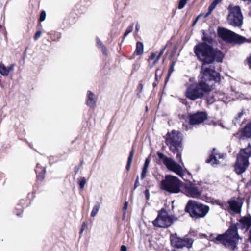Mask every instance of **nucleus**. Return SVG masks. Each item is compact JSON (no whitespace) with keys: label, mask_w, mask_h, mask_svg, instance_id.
I'll return each mask as SVG.
<instances>
[{"label":"nucleus","mask_w":251,"mask_h":251,"mask_svg":"<svg viewBox=\"0 0 251 251\" xmlns=\"http://www.w3.org/2000/svg\"><path fill=\"white\" fill-rule=\"evenodd\" d=\"M41 35V31H37L34 36V39L35 40H37V39H38L40 37Z\"/></svg>","instance_id":"72a5a7b5"},{"label":"nucleus","mask_w":251,"mask_h":251,"mask_svg":"<svg viewBox=\"0 0 251 251\" xmlns=\"http://www.w3.org/2000/svg\"><path fill=\"white\" fill-rule=\"evenodd\" d=\"M140 28V26L138 23H137L136 26H135V30L137 32L139 31Z\"/></svg>","instance_id":"3c124183"},{"label":"nucleus","mask_w":251,"mask_h":251,"mask_svg":"<svg viewBox=\"0 0 251 251\" xmlns=\"http://www.w3.org/2000/svg\"><path fill=\"white\" fill-rule=\"evenodd\" d=\"M194 52L202 62V77L198 83L190 85L185 92L186 97L192 100L202 98L205 93L211 91L210 85L220 81V74L215 71L212 64L215 61L222 62L221 53L214 51L212 48L204 44L195 46Z\"/></svg>","instance_id":"f257e3e1"},{"label":"nucleus","mask_w":251,"mask_h":251,"mask_svg":"<svg viewBox=\"0 0 251 251\" xmlns=\"http://www.w3.org/2000/svg\"><path fill=\"white\" fill-rule=\"evenodd\" d=\"M182 192L188 197L198 199L201 197V192L195 184L192 183L184 184L182 186Z\"/></svg>","instance_id":"f8f14e48"},{"label":"nucleus","mask_w":251,"mask_h":251,"mask_svg":"<svg viewBox=\"0 0 251 251\" xmlns=\"http://www.w3.org/2000/svg\"><path fill=\"white\" fill-rule=\"evenodd\" d=\"M157 154L159 159L163 160V164L168 170L174 172L179 176H182V168L179 164L172 158L165 156L162 152H158Z\"/></svg>","instance_id":"9d476101"},{"label":"nucleus","mask_w":251,"mask_h":251,"mask_svg":"<svg viewBox=\"0 0 251 251\" xmlns=\"http://www.w3.org/2000/svg\"><path fill=\"white\" fill-rule=\"evenodd\" d=\"M45 172V168H43L41 169V172H39L37 175V179L38 180L42 181L45 177L44 174Z\"/></svg>","instance_id":"a878e982"},{"label":"nucleus","mask_w":251,"mask_h":251,"mask_svg":"<svg viewBox=\"0 0 251 251\" xmlns=\"http://www.w3.org/2000/svg\"><path fill=\"white\" fill-rule=\"evenodd\" d=\"M143 85H142L141 83H140V84H139V88H140V92H141V91H142V88H143Z\"/></svg>","instance_id":"4d7b16f0"},{"label":"nucleus","mask_w":251,"mask_h":251,"mask_svg":"<svg viewBox=\"0 0 251 251\" xmlns=\"http://www.w3.org/2000/svg\"><path fill=\"white\" fill-rule=\"evenodd\" d=\"M128 202H125L124 203V206H123V211H124V216L125 215V214H126V210H127V207H128Z\"/></svg>","instance_id":"473e14b6"},{"label":"nucleus","mask_w":251,"mask_h":251,"mask_svg":"<svg viewBox=\"0 0 251 251\" xmlns=\"http://www.w3.org/2000/svg\"><path fill=\"white\" fill-rule=\"evenodd\" d=\"M160 57H161V56L159 55V54H158V55L157 56H156L155 59L154 60L155 63H156L158 61V60H159Z\"/></svg>","instance_id":"09e8293b"},{"label":"nucleus","mask_w":251,"mask_h":251,"mask_svg":"<svg viewBox=\"0 0 251 251\" xmlns=\"http://www.w3.org/2000/svg\"><path fill=\"white\" fill-rule=\"evenodd\" d=\"M86 183V180L85 177H82L81 179L79 180V185L81 189H83Z\"/></svg>","instance_id":"cd10ccee"},{"label":"nucleus","mask_w":251,"mask_h":251,"mask_svg":"<svg viewBox=\"0 0 251 251\" xmlns=\"http://www.w3.org/2000/svg\"><path fill=\"white\" fill-rule=\"evenodd\" d=\"M83 162V161H82L81 162V164H80V165H82V164Z\"/></svg>","instance_id":"680f3d73"},{"label":"nucleus","mask_w":251,"mask_h":251,"mask_svg":"<svg viewBox=\"0 0 251 251\" xmlns=\"http://www.w3.org/2000/svg\"><path fill=\"white\" fill-rule=\"evenodd\" d=\"M134 27V23H132L131 25H130L126 29V31L125 32L124 36V38L126 37L129 33H130L133 29Z\"/></svg>","instance_id":"393cba45"},{"label":"nucleus","mask_w":251,"mask_h":251,"mask_svg":"<svg viewBox=\"0 0 251 251\" xmlns=\"http://www.w3.org/2000/svg\"><path fill=\"white\" fill-rule=\"evenodd\" d=\"M155 57H156V54L155 53H152L151 54V56L150 57V59H151V60H153V59H155Z\"/></svg>","instance_id":"a18cd8bd"},{"label":"nucleus","mask_w":251,"mask_h":251,"mask_svg":"<svg viewBox=\"0 0 251 251\" xmlns=\"http://www.w3.org/2000/svg\"><path fill=\"white\" fill-rule=\"evenodd\" d=\"M250 228L251 216L242 217L237 223H231L226 232L218 235L215 240L230 251H236L238 249L239 241L242 240V237L238 233V229L246 232Z\"/></svg>","instance_id":"f03ea898"},{"label":"nucleus","mask_w":251,"mask_h":251,"mask_svg":"<svg viewBox=\"0 0 251 251\" xmlns=\"http://www.w3.org/2000/svg\"><path fill=\"white\" fill-rule=\"evenodd\" d=\"M175 62H172L170 67H169V70H168V77H169L171 74L173 72V71H174V66H175Z\"/></svg>","instance_id":"c85d7f7f"},{"label":"nucleus","mask_w":251,"mask_h":251,"mask_svg":"<svg viewBox=\"0 0 251 251\" xmlns=\"http://www.w3.org/2000/svg\"><path fill=\"white\" fill-rule=\"evenodd\" d=\"M15 65L12 64H11L10 66H9L7 68V70L8 71V73H9L10 71H13L14 69Z\"/></svg>","instance_id":"ea45409f"},{"label":"nucleus","mask_w":251,"mask_h":251,"mask_svg":"<svg viewBox=\"0 0 251 251\" xmlns=\"http://www.w3.org/2000/svg\"><path fill=\"white\" fill-rule=\"evenodd\" d=\"M39 164L38 163L37 164L36 169H35V172L37 173L39 172Z\"/></svg>","instance_id":"5fc2aeb1"},{"label":"nucleus","mask_w":251,"mask_h":251,"mask_svg":"<svg viewBox=\"0 0 251 251\" xmlns=\"http://www.w3.org/2000/svg\"><path fill=\"white\" fill-rule=\"evenodd\" d=\"M2 28V26L1 25H0V29H1Z\"/></svg>","instance_id":"052dcab7"},{"label":"nucleus","mask_w":251,"mask_h":251,"mask_svg":"<svg viewBox=\"0 0 251 251\" xmlns=\"http://www.w3.org/2000/svg\"><path fill=\"white\" fill-rule=\"evenodd\" d=\"M185 210L186 212L190 214L192 218L198 219L203 218L207 215L209 211V207L195 201L190 200L187 203Z\"/></svg>","instance_id":"20e7f679"},{"label":"nucleus","mask_w":251,"mask_h":251,"mask_svg":"<svg viewBox=\"0 0 251 251\" xmlns=\"http://www.w3.org/2000/svg\"><path fill=\"white\" fill-rule=\"evenodd\" d=\"M144 194L145 195V197L147 200H149L150 199V193L149 190L148 189H146L145 192Z\"/></svg>","instance_id":"58836bf2"},{"label":"nucleus","mask_w":251,"mask_h":251,"mask_svg":"<svg viewBox=\"0 0 251 251\" xmlns=\"http://www.w3.org/2000/svg\"><path fill=\"white\" fill-rule=\"evenodd\" d=\"M229 208L235 213H240L241 212V204L234 198H232L228 201Z\"/></svg>","instance_id":"2eb2a0df"},{"label":"nucleus","mask_w":251,"mask_h":251,"mask_svg":"<svg viewBox=\"0 0 251 251\" xmlns=\"http://www.w3.org/2000/svg\"><path fill=\"white\" fill-rule=\"evenodd\" d=\"M97 41V46L98 48L100 49L101 51H102V53L104 55H107V49L105 47V46L102 43V42L100 41V40L97 38L96 39Z\"/></svg>","instance_id":"6ab92c4d"},{"label":"nucleus","mask_w":251,"mask_h":251,"mask_svg":"<svg viewBox=\"0 0 251 251\" xmlns=\"http://www.w3.org/2000/svg\"><path fill=\"white\" fill-rule=\"evenodd\" d=\"M180 132L172 130L166 135V144L169 147L170 150L174 153L176 154V159L181 163L182 139L179 136Z\"/></svg>","instance_id":"7ed1b4c3"},{"label":"nucleus","mask_w":251,"mask_h":251,"mask_svg":"<svg viewBox=\"0 0 251 251\" xmlns=\"http://www.w3.org/2000/svg\"><path fill=\"white\" fill-rule=\"evenodd\" d=\"M221 0H214L213 2L215 3L216 5H217L219 2H220Z\"/></svg>","instance_id":"6e6d98bb"},{"label":"nucleus","mask_w":251,"mask_h":251,"mask_svg":"<svg viewBox=\"0 0 251 251\" xmlns=\"http://www.w3.org/2000/svg\"><path fill=\"white\" fill-rule=\"evenodd\" d=\"M226 156V154L219 153L217 152L215 148H213L211 155L209 158L206 160L207 163H210L212 165L218 164L219 161L218 159L224 158Z\"/></svg>","instance_id":"4468645a"},{"label":"nucleus","mask_w":251,"mask_h":251,"mask_svg":"<svg viewBox=\"0 0 251 251\" xmlns=\"http://www.w3.org/2000/svg\"><path fill=\"white\" fill-rule=\"evenodd\" d=\"M136 52L137 55L142 54L143 52V44L138 42L136 44Z\"/></svg>","instance_id":"412c9836"},{"label":"nucleus","mask_w":251,"mask_h":251,"mask_svg":"<svg viewBox=\"0 0 251 251\" xmlns=\"http://www.w3.org/2000/svg\"><path fill=\"white\" fill-rule=\"evenodd\" d=\"M176 218L174 216H169L164 209L158 212L156 218L153 221V225L159 228H168L171 226Z\"/></svg>","instance_id":"6e6552de"},{"label":"nucleus","mask_w":251,"mask_h":251,"mask_svg":"<svg viewBox=\"0 0 251 251\" xmlns=\"http://www.w3.org/2000/svg\"><path fill=\"white\" fill-rule=\"evenodd\" d=\"M214 7H212L211 5H210L209 7H208V12L206 13L205 16H208V15H209L210 14H211V13L212 12V11L214 9Z\"/></svg>","instance_id":"e433bc0d"},{"label":"nucleus","mask_w":251,"mask_h":251,"mask_svg":"<svg viewBox=\"0 0 251 251\" xmlns=\"http://www.w3.org/2000/svg\"><path fill=\"white\" fill-rule=\"evenodd\" d=\"M218 34L219 36L224 41L230 43L242 44L249 42L248 40L245 37L226 28L219 27Z\"/></svg>","instance_id":"423d86ee"},{"label":"nucleus","mask_w":251,"mask_h":251,"mask_svg":"<svg viewBox=\"0 0 251 251\" xmlns=\"http://www.w3.org/2000/svg\"><path fill=\"white\" fill-rule=\"evenodd\" d=\"M199 17H200V16H198V17H197L195 19V20L194 21V22H193V24H192V26H194L196 25V24L197 23L198 20V19H199Z\"/></svg>","instance_id":"de8ad7c7"},{"label":"nucleus","mask_w":251,"mask_h":251,"mask_svg":"<svg viewBox=\"0 0 251 251\" xmlns=\"http://www.w3.org/2000/svg\"><path fill=\"white\" fill-rule=\"evenodd\" d=\"M79 167H78V166L75 167V168L74 169V172H75V174H76L78 173V172L79 171Z\"/></svg>","instance_id":"8fccbe9b"},{"label":"nucleus","mask_w":251,"mask_h":251,"mask_svg":"<svg viewBox=\"0 0 251 251\" xmlns=\"http://www.w3.org/2000/svg\"><path fill=\"white\" fill-rule=\"evenodd\" d=\"M182 182L177 177L171 175L165 176L161 182V187L170 193H178L181 191Z\"/></svg>","instance_id":"0eeeda50"},{"label":"nucleus","mask_w":251,"mask_h":251,"mask_svg":"<svg viewBox=\"0 0 251 251\" xmlns=\"http://www.w3.org/2000/svg\"><path fill=\"white\" fill-rule=\"evenodd\" d=\"M212 5V7H214V8H215V7L216 6V4H215V3H214V2H212V3L210 4Z\"/></svg>","instance_id":"bf43d9fd"},{"label":"nucleus","mask_w":251,"mask_h":251,"mask_svg":"<svg viewBox=\"0 0 251 251\" xmlns=\"http://www.w3.org/2000/svg\"><path fill=\"white\" fill-rule=\"evenodd\" d=\"M158 83V81H156V80H155V82H154L152 84L153 87H155L157 85Z\"/></svg>","instance_id":"603ef678"},{"label":"nucleus","mask_w":251,"mask_h":251,"mask_svg":"<svg viewBox=\"0 0 251 251\" xmlns=\"http://www.w3.org/2000/svg\"><path fill=\"white\" fill-rule=\"evenodd\" d=\"M216 203L217 205L220 206V207L224 210H226L229 208L228 202H220L219 201H216Z\"/></svg>","instance_id":"b1692460"},{"label":"nucleus","mask_w":251,"mask_h":251,"mask_svg":"<svg viewBox=\"0 0 251 251\" xmlns=\"http://www.w3.org/2000/svg\"><path fill=\"white\" fill-rule=\"evenodd\" d=\"M156 63H154V61L153 62V63L149 66V67L150 69H151Z\"/></svg>","instance_id":"864d4df0"},{"label":"nucleus","mask_w":251,"mask_h":251,"mask_svg":"<svg viewBox=\"0 0 251 251\" xmlns=\"http://www.w3.org/2000/svg\"><path fill=\"white\" fill-rule=\"evenodd\" d=\"M229 13L227 18L228 23L234 27H240L243 25V17L240 7L234 6L229 9Z\"/></svg>","instance_id":"1a4fd4ad"},{"label":"nucleus","mask_w":251,"mask_h":251,"mask_svg":"<svg viewBox=\"0 0 251 251\" xmlns=\"http://www.w3.org/2000/svg\"><path fill=\"white\" fill-rule=\"evenodd\" d=\"M247 61L249 65V68L251 69V54L250 56L247 58Z\"/></svg>","instance_id":"79ce46f5"},{"label":"nucleus","mask_w":251,"mask_h":251,"mask_svg":"<svg viewBox=\"0 0 251 251\" xmlns=\"http://www.w3.org/2000/svg\"><path fill=\"white\" fill-rule=\"evenodd\" d=\"M251 156V145L249 143L245 149L241 148L237 156L235 164V171L238 175L245 172L248 167L249 159Z\"/></svg>","instance_id":"39448f33"},{"label":"nucleus","mask_w":251,"mask_h":251,"mask_svg":"<svg viewBox=\"0 0 251 251\" xmlns=\"http://www.w3.org/2000/svg\"><path fill=\"white\" fill-rule=\"evenodd\" d=\"M121 251H127V247L125 245H122L121 247Z\"/></svg>","instance_id":"c03bdc74"},{"label":"nucleus","mask_w":251,"mask_h":251,"mask_svg":"<svg viewBox=\"0 0 251 251\" xmlns=\"http://www.w3.org/2000/svg\"><path fill=\"white\" fill-rule=\"evenodd\" d=\"M100 203L97 202L96 204L94 206L92 212L91 213V217H94L97 214L98 211L100 210Z\"/></svg>","instance_id":"5701e85b"},{"label":"nucleus","mask_w":251,"mask_h":251,"mask_svg":"<svg viewBox=\"0 0 251 251\" xmlns=\"http://www.w3.org/2000/svg\"><path fill=\"white\" fill-rule=\"evenodd\" d=\"M139 186V176H137L134 185V189H136Z\"/></svg>","instance_id":"f704fd0d"},{"label":"nucleus","mask_w":251,"mask_h":251,"mask_svg":"<svg viewBox=\"0 0 251 251\" xmlns=\"http://www.w3.org/2000/svg\"><path fill=\"white\" fill-rule=\"evenodd\" d=\"M134 151L133 149H132L131 151L130 152L129 156L128 157L127 164H126V170L127 171H129L130 168L131 163H132V158H133V155H134Z\"/></svg>","instance_id":"aec40b11"},{"label":"nucleus","mask_w":251,"mask_h":251,"mask_svg":"<svg viewBox=\"0 0 251 251\" xmlns=\"http://www.w3.org/2000/svg\"><path fill=\"white\" fill-rule=\"evenodd\" d=\"M18 206L19 207H17V209H19L20 211V212H17L16 213V215L18 216H21V212L23 211V207H22V206H21L20 205H18Z\"/></svg>","instance_id":"a19ab883"},{"label":"nucleus","mask_w":251,"mask_h":251,"mask_svg":"<svg viewBox=\"0 0 251 251\" xmlns=\"http://www.w3.org/2000/svg\"><path fill=\"white\" fill-rule=\"evenodd\" d=\"M212 5V7H214V8H215V7L216 6V4H215V3H214V2H212V3L210 4Z\"/></svg>","instance_id":"13d9d810"},{"label":"nucleus","mask_w":251,"mask_h":251,"mask_svg":"<svg viewBox=\"0 0 251 251\" xmlns=\"http://www.w3.org/2000/svg\"><path fill=\"white\" fill-rule=\"evenodd\" d=\"M202 40L204 42L203 43H201V44H204L205 45H206L207 46H208L209 47H210L211 48H212V49L213 50H214V51L215 52H220L221 53L222 55V59L223 58V57H224V55H223V54L222 53V52L220 51V50H218L216 49H214L212 46H210L208 44H211L213 42V40L211 38V37H206V36H204L203 38H202ZM199 44H201V43H199V44H197L196 45H195L194 47L196 46L197 45H199ZM195 47H194V48Z\"/></svg>","instance_id":"a211bd4d"},{"label":"nucleus","mask_w":251,"mask_h":251,"mask_svg":"<svg viewBox=\"0 0 251 251\" xmlns=\"http://www.w3.org/2000/svg\"><path fill=\"white\" fill-rule=\"evenodd\" d=\"M165 49H166V46H165L164 47H163L160 51L159 53V55L161 56L162 55V54L164 53L165 50Z\"/></svg>","instance_id":"49530a36"},{"label":"nucleus","mask_w":251,"mask_h":251,"mask_svg":"<svg viewBox=\"0 0 251 251\" xmlns=\"http://www.w3.org/2000/svg\"><path fill=\"white\" fill-rule=\"evenodd\" d=\"M170 239L172 246L177 249H181L184 247L190 249L192 248L194 241L191 238H179L177 237L176 233L171 234Z\"/></svg>","instance_id":"9b49d317"},{"label":"nucleus","mask_w":251,"mask_h":251,"mask_svg":"<svg viewBox=\"0 0 251 251\" xmlns=\"http://www.w3.org/2000/svg\"><path fill=\"white\" fill-rule=\"evenodd\" d=\"M162 72L159 69H157L155 72V79L156 81H158V79L160 78Z\"/></svg>","instance_id":"bb28decb"},{"label":"nucleus","mask_w":251,"mask_h":251,"mask_svg":"<svg viewBox=\"0 0 251 251\" xmlns=\"http://www.w3.org/2000/svg\"><path fill=\"white\" fill-rule=\"evenodd\" d=\"M207 118V113L205 112H198L189 116L190 125H197L204 122Z\"/></svg>","instance_id":"ddd939ff"},{"label":"nucleus","mask_w":251,"mask_h":251,"mask_svg":"<svg viewBox=\"0 0 251 251\" xmlns=\"http://www.w3.org/2000/svg\"><path fill=\"white\" fill-rule=\"evenodd\" d=\"M147 110H148V107H146V111H147Z\"/></svg>","instance_id":"e2e57ef3"},{"label":"nucleus","mask_w":251,"mask_h":251,"mask_svg":"<svg viewBox=\"0 0 251 251\" xmlns=\"http://www.w3.org/2000/svg\"><path fill=\"white\" fill-rule=\"evenodd\" d=\"M150 159L149 158H147L145 159V163H144V166H143L142 169L147 170H148V168L149 165V164H150Z\"/></svg>","instance_id":"c756f323"},{"label":"nucleus","mask_w":251,"mask_h":251,"mask_svg":"<svg viewBox=\"0 0 251 251\" xmlns=\"http://www.w3.org/2000/svg\"><path fill=\"white\" fill-rule=\"evenodd\" d=\"M214 7H212L211 5H210L209 7H208V12L206 13L205 16H208V15H209L210 14H211V13L212 12V11L214 9Z\"/></svg>","instance_id":"4c0bfd02"},{"label":"nucleus","mask_w":251,"mask_h":251,"mask_svg":"<svg viewBox=\"0 0 251 251\" xmlns=\"http://www.w3.org/2000/svg\"><path fill=\"white\" fill-rule=\"evenodd\" d=\"M245 111L244 110H242V111L238 113V116L235 118V120H238L240 119L243 115L244 114Z\"/></svg>","instance_id":"2f4dec72"},{"label":"nucleus","mask_w":251,"mask_h":251,"mask_svg":"<svg viewBox=\"0 0 251 251\" xmlns=\"http://www.w3.org/2000/svg\"><path fill=\"white\" fill-rule=\"evenodd\" d=\"M46 15V12L44 11H42L40 15L39 20L41 22L44 21L45 19Z\"/></svg>","instance_id":"7c9ffc66"},{"label":"nucleus","mask_w":251,"mask_h":251,"mask_svg":"<svg viewBox=\"0 0 251 251\" xmlns=\"http://www.w3.org/2000/svg\"><path fill=\"white\" fill-rule=\"evenodd\" d=\"M85 226H86V224H85V223L84 222V223H83V224H82V228H81V230H80V234H82V232H83V231H84V229H85Z\"/></svg>","instance_id":"37998d69"},{"label":"nucleus","mask_w":251,"mask_h":251,"mask_svg":"<svg viewBox=\"0 0 251 251\" xmlns=\"http://www.w3.org/2000/svg\"><path fill=\"white\" fill-rule=\"evenodd\" d=\"M0 74L3 76H7L9 74L7 68L2 62H0Z\"/></svg>","instance_id":"4be33fe9"},{"label":"nucleus","mask_w":251,"mask_h":251,"mask_svg":"<svg viewBox=\"0 0 251 251\" xmlns=\"http://www.w3.org/2000/svg\"><path fill=\"white\" fill-rule=\"evenodd\" d=\"M97 98L95 94L90 91H88L86 95V104L90 108L96 106Z\"/></svg>","instance_id":"dca6fc26"},{"label":"nucleus","mask_w":251,"mask_h":251,"mask_svg":"<svg viewBox=\"0 0 251 251\" xmlns=\"http://www.w3.org/2000/svg\"><path fill=\"white\" fill-rule=\"evenodd\" d=\"M241 136L243 138H251V122L248 123L245 126L240 129Z\"/></svg>","instance_id":"f3484780"},{"label":"nucleus","mask_w":251,"mask_h":251,"mask_svg":"<svg viewBox=\"0 0 251 251\" xmlns=\"http://www.w3.org/2000/svg\"><path fill=\"white\" fill-rule=\"evenodd\" d=\"M147 172V170H145V169H142V172H141V179H143L145 178Z\"/></svg>","instance_id":"c9c22d12"}]
</instances>
